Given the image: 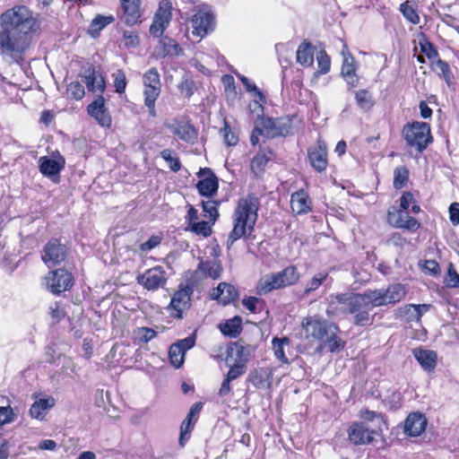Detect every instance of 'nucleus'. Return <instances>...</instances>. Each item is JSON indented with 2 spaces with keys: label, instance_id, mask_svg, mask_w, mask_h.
Segmentation results:
<instances>
[{
  "label": "nucleus",
  "instance_id": "1",
  "mask_svg": "<svg viewBox=\"0 0 459 459\" xmlns=\"http://www.w3.org/2000/svg\"><path fill=\"white\" fill-rule=\"evenodd\" d=\"M406 294L403 285L391 284L387 289L368 290L363 293L345 292L331 294L325 313L328 316L351 314L354 324L364 326L372 321L369 311L375 307L399 302Z\"/></svg>",
  "mask_w": 459,
  "mask_h": 459
},
{
  "label": "nucleus",
  "instance_id": "2",
  "mask_svg": "<svg viewBox=\"0 0 459 459\" xmlns=\"http://www.w3.org/2000/svg\"><path fill=\"white\" fill-rule=\"evenodd\" d=\"M259 206V199L255 195H248L238 200L233 213V229L227 240L228 247L239 238L251 235L257 221Z\"/></svg>",
  "mask_w": 459,
  "mask_h": 459
},
{
  "label": "nucleus",
  "instance_id": "3",
  "mask_svg": "<svg viewBox=\"0 0 459 459\" xmlns=\"http://www.w3.org/2000/svg\"><path fill=\"white\" fill-rule=\"evenodd\" d=\"M0 28L30 35L37 30V20L25 5H15L0 15Z\"/></svg>",
  "mask_w": 459,
  "mask_h": 459
},
{
  "label": "nucleus",
  "instance_id": "4",
  "mask_svg": "<svg viewBox=\"0 0 459 459\" xmlns=\"http://www.w3.org/2000/svg\"><path fill=\"white\" fill-rule=\"evenodd\" d=\"M31 36L13 30L0 28L1 54L10 57L16 63L22 60L23 55L29 48Z\"/></svg>",
  "mask_w": 459,
  "mask_h": 459
},
{
  "label": "nucleus",
  "instance_id": "5",
  "mask_svg": "<svg viewBox=\"0 0 459 459\" xmlns=\"http://www.w3.org/2000/svg\"><path fill=\"white\" fill-rule=\"evenodd\" d=\"M403 136L406 143L421 152L432 142L430 126L425 122H412L403 129Z\"/></svg>",
  "mask_w": 459,
  "mask_h": 459
},
{
  "label": "nucleus",
  "instance_id": "6",
  "mask_svg": "<svg viewBox=\"0 0 459 459\" xmlns=\"http://www.w3.org/2000/svg\"><path fill=\"white\" fill-rule=\"evenodd\" d=\"M288 134V129L279 121L269 117H259L255 120V126L250 136L251 144L255 146L264 138H274Z\"/></svg>",
  "mask_w": 459,
  "mask_h": 459
},
{
  "label": "nucleus",
  "instance_id": "7",
  "mask_svg": "<svg viewBox=\"0 0 459 459\" xmlns=\"http://www.w3.org/2000/svg\"><path fill=\"white\" fill-rule=\"evenodd\" d=\"M144 104L152 117L156 116L155 102L160 94V74L155 67L146 71L143 76Z\"/></svg>",
  "mask_w": 459,
  "mask_h": 459
},
{
  "label": "nucleus",
  "instance_id": "8",
  "mask_svg": "<svg viewBox=\"0 0 459 459\" xmlns=\"http://www.w3.org/2000/svg\"><path fill=\"white\" fill-rule=\"evenodd\" d=\"M302 327L305 331L307 339H312L318 342H322L331 333V331L336 330L337 325L333 323L319 318L317 316H308L303 319Z\"/></svg>",
  "mask_w": 459,
  "mask_h": 459
},
{
  "label": "nucleus",
  "instance_id": "9",
  "mask_svg": "<svg viewBox=\"0 0 459 459\" xmlns=\"http://www.w3.org/2000/svg\"><path fill=\"white\" fill-rule=\"evenodd\" d=\"M173 5L170 0H160L150 26V33L155 38L162 36L172 20Z\"/></svg>",
  "mask_w": 459,
  "mask_h": 459
},
{
  "label": "nucleus",
  "instance_id": "10",
  "mask_svg": "<svg viewBox=\"0 0 459 459\" xmlns=\"http://www.w3.org/2000/svg\"><path fill=\"white\" fill-rule=\"evenodd\" d=\"M48 290L54 294H60L68 290L74 284V278L71 273L64 269H57L49 272L46 277Z\"/></svg>",
  "mask_w": 459,
  "mask_h": 459
},
{
  "label": "nucleus",
  "instance_id": "11",
  "mask_svg": "<svg viewBox=\"0 0 459 459\" xmlns=\"http://www.w3.org/2000/svg\"><path fill=\"white\" fill-rule=\"evenodd\" d=\"M137 282L148 290H156L165 286L166 272L161 266L148 269L137 276Z\"/></svg>",
  "mask_w": 459,
  "mask_h": 459
},
{
  "label": "nucleus",
  "instance_id": "12",
  "mask_svg": "<svg viewBox=\"0 0 459 459\" xmlns=\"http://www.w3.org/2000/svg\"><path fill=\"white\" fill-rule=\"evenodd\" d=\"M65 160L60 155L56 159L43 156L39 160V169L40 173L56 184L60 181V172L65 168Z\"/></svg>",
  "mask_w": 459,
  "mask_h": 459
},
{
  "label": "nucleus",
  "instance_id": "13",
  "mask_svg": "<svg viewBox=\"0 0 459 459\" xmlns=\"http://www.w3.org/2000/svg\"><path fill=\"white\" fill-rule=\"evenodd\" d=\"M378 432L376 428H370L365 422H355L350 427L348 436L354 445H367L374 440Z\"/></svg>",
  "mask_w": 459,
  "mask_h": 459
},
{
  "label": "nucleus",
  "instance_id": "14",
  "mask_svg": "<svg viewBox=\"0 0 459 459\" xmlns=\"http://www.w3.org/2000/svg\"><path fill=\"white\" fill-rule=\"evenodd\" d=\"M341 54L342 56L341 74L350 88H354L359 80L357 74L358 65L346 45H343Z\"/></svg>",
  "mask_w": 459,
  "mask_h": 459
},
{
  "label": "nucleus",
  "instance_id": "15",
  "mask_svg": "<svg viewBox=\"0 0 459 459\" xmlns=\"http://www.w3.org/2000/svg\"><path fill=\"white\" fill-rule=\"evenodd\" d=\"M191 23L193 33L199 37H204L213 30L214 16L207 8L199 9L192 17Z\"/></svg>",
  "mask_w": 459,
  "mask_h": 459
},
{
  "label": "nucleus",
  "instance_id": "16",
  "mask_svg": "<svg viewBox=\"0 0 459 459\" xmlns=\"http://www.w3.org/2000/svg\"><path fill=\"white\" fill-rule=\"evenodd\" d=\"M195 344V335L192 334L170 345L169 358L171 365L179 368L184 363L186 352L192 349Z\"/></svg>",
  "mask_w": 459,
  "mask_h": 459
},
{
  "label": "nucleus",
  "instance_id": "17",
  "mask_svg": "<svg viewBox=\"0 0 459 459\" xmlns=\"http://www.w3.org/2000/svg\"><path fill=\"white\" fill-rule=\"evenodd\" d=\"M66 257V247L57 239L50 240L44 247L42 260L48 267L61 264Z\"/></svg>",
  "mask_w": 459,
  "mask_h": 459
},
{
  "label": "nucleus",
  "instance_id": "18",
  "mask_svg": "<svg viewBox=\"0 0 459 459\" xmlns=\"http://www.w3.org/2000/svg\"><path fill=\"white\" fill-rule=\"evenodd\" d=\"M202 179L197 183V189L201 195L212 197L217 193L219 183L214 173L208 168L201 169L197 173Z\"/></svg>",
  "mask_w": 459,
  "mask_h": 459
},
{
  "label": "nucleus",
  "instance_id": "19",
  "mask_svg": "<svg viewBox=\"0 0 459 459\" xmlns=\"http://www.w3.org/2000/svg\"><path fill=\"white\" fill-rule=\"evenodd\" d=\"M387 219L389 223L397 229L416 231L420 226L415 218L402 210L388 211Z\"/></svg>",
  "mask_w": 459,
  "mask_h": 459
},
{
  "label": "nucleus",
  "instance_id": "20",
  "mask_svg": "<svg viewBox=\"0 0 459 459\" xmlns=\"http://www.w3.org/2000/svg\"><path fill=\"white\" fill-rule=\"evenodd\" d=\"M164 125L169 132L177 135L182 141L194 143L196 139V131L188 122L174 119L166 121Z\"/></svg>",
  "mask_w": 459,
  "mask_h": 459
},
{
  "label": "nucleus",
  "instance_id": "21",
  "mask_svg": "<svg viewBox=\"0 0 459 459\" xmlns=\"http://www.w3.org/2000/svg\"><path fill=\"white\" fill-rule=\"evenodd\" d=\"M121 4V20L127 26H133L140 22L142 16L141 0H119Z\"/></svg>",
  "mask_w": 459,
  "mask_h": 459
},
{
  "label": "nucleus",
  "instance_id": "22",
  "mask_svg": "<svg viewBox=\"0 0 459 459\" xmlns=\"http://www.w3.org/2000/svg\"><path fill=\"white\" fill-rule=\"evenodd\" d=\"M193 290L190 287H183L177 290L170 301L169 307L174 310L173 316L181 318L182 314L190 306V297Z\"/></svg>",
  "mask_w": 459,
  "mask_h": 459
},
{
  "label": "nucleus",
  "instance_id": "23",
  "mask_svg": "<svg viewBox=\"0 0 459 459\" xmlns=\"http://www.w3.org/2000/svg\"><path fill=\"white\" fill-rule=\"evenodd\" d=\"M56 404V400L53 396H40L35 394V401L31 404L29 414L31 418L43 420L48 411L52 409Z\"/></svg>",
  "mask_w": 459,
  "mask_h": 459
},
{
  "label": "nucleus",
  "instance_id": "24",
  "mask_svg": "<svg viewBox=\"0 0 459 459\" xmlns=\"http://www.w3.org/2000/svg\"><path fill=\"white\" fill-rule=\"evenodd\" d=\"M308 159L312 167L318 172L324 171L327 167V149L324 142L311 146L307 151Z\"/></svg>",
  "mask_w": 459,
  "mask_h": 459
},
{
  "label": "nucleus",
  "instance_id": "25",
  "mask_svg": "<svg viewBox=\"0 0 459 459\" xmlns=\"http://www.w3.org/2000/svg\"><path fill=\"white\" fill-rule=\"evenodd\" d=\"M88 114L92 117L101 126L111 125V117L105 106V100L99 96L87 108Z\"/></svg>",
  "mask_w": 459,
  "mask_h": 459
},
{
  "label": "nucleus",
  "instance_id": "26",
  "mask_svg": "<svg viewBox=\"0 0 459 459\" xmlns=\"http://www.w3.org/2000/svg\"><path fill=\"white\" fill-rule=\"evenodd\" d=\"M273 369L269 368H258L248 375V381L257 389H269L272 385Z\"/></svg>",
  "mask_w": 459,
  "mask_h": 459
},
{
  "label": "nucleus",
  "instance_id": "27",
  "mask_svg": "<svg viewBox=\"0 0 459 459\" xmlns=\"http://www.w3.org/2000/svg\"><path fill=\"white\" fill-rule=\"evenodd\" d=\"M427 420L420 412H412L408 415L404 422V432L411 437L420 436L426 429Z\"/></svg>",
  "mask_w": 459,
  "mask_h": 459
},
{
  "label": "nucleus",
  "instance_id": "28",
  "mask_svg": "<svg viewBox=\"0 0 459 459\" xmlns=\"http://www.w3.org/2000/svg\"><path fill=\"white\" fill-rule=\"evenodd\" d=\"M412 354L415 359L425 371L432 372L435 369L437 360V355L436 351L418 348L412 351Z\"/></svg>",
  "mask_w": 459,
  "mask_h": 459
},
{
  "label": "nucleus",
  "instance_id": "29",
  "mask_svg": "<svg viewBox=\"0 0 459 459\" xmlns=\"http://www.w3.org/2000/svg\"><path fill=\"white\" fill-rule=\"evenodd\" d=\"M290 206L293 212L305 214L311 211V200L304 190H299L291 195Z\"/></svg>",
  "mask_w": 459,
  "mask_h": 459
},
{
  "label": "nucleus",
  "instance_id": "30",
  "mask_svg": "<svg viewBox=\"0 0 459 459\" xmlns=\"http://www.w3.org/2000/svg\"><path fill=\"white\" fill-rule=\"evenodd\" d=\"M238 296L236 288L226 282H221L216 289L212 290V297L223 305L229 304Z\"/></svg>",
  "mask_w": 459,
  "mask_h": 459
},
{
  "label": "nucleus",
  "instance_id": "31",
  "mask_svg": "<svg viewBox=\"0 0 459 459\" xmlns=\"http://www.w3.org/2000/svg\"><path fill=\"white\" fill-rule=\"evenodd\" d=\"M290 341L288 337H273L272 340V350L277 360L281 364L289 365L290 359L286 356V350L290 349Z\"/></svg>",
  "mask_w": 459,
  "mask_h": 459
},
{
  "label": "nucleus",
  "instance_id": "32",
  "mask_svg": "<svg viewBox=\"0 0 459 459\" xmlns=\"http://www.w3.org/2000/svg\"><path fill=\"white\" fill-rule=\"evenodd\" d=\"M316 48L308 42L301 43L296 53L297 62L305 66L309 67L314 64V56L316 54Z\"/></svg>",
  "mask_w": 459,
  "mask_h": 459
},
{
  "label": "nucleus",
  "instance_id": "33",
  "mask_svg": "<svg viewBox=\"0 0 459 459\" xmlns=\"http://www.w3.org/2000/svg\"><path fill=\"white\" fill-rule=\"evenodd\" d=\"M281 289L297 283L300 278L298 269L294 265L285 267L282 271L275 273Z\"/></svg>",
  "mask_w": 459,
  "mask_h": 459
},
{
  "label": "nucleus",
  "instance_id": "34",
  "mask_svg": "<svg viewBox=\"0 0 459 459\" xmlns=\"http://www.w3.org/2000/svg\"><path fill=\"white\" fill-rule=\"evenodd\" d=\"M84 83L89 91L102 93L105 90L104 78L94 70H88L83 75Z\"/></svg>",
  "mask_w": 459,
  "mask_h": 459
},
{
  "label": "nucleus",
  "instance_id": "35",
  "mask_svg": "<svg viewBox=\"0 0 459 459\" xmlns=\"http://www.w3.org/2000/svg\"><path fill=\"white\" fill-rule=\"evenodd\" d=\"M281 289L275 273H267L260 278L256 284V292L259 295H265L274 290Z\"/></svg>",
  "mask_w": 459,
  "mask_h": 459
},
{
  "label": "nucleus",
  "instance_id": "36",
  "mask_svg": "<svg viewBox=\"0 0 459 459\" xmlns=\"http://www.w3.org/2000/svg\"><path fill=\"white\" fill-rule=\"evenodd\" d=\"M198 270L205 277H210L213 280L219 279L222 273V266L216 260H202L198 264Z\"/></svg>",
  "mask_w": 459,
  "mask_h": 459
},
{
  "label": "nucleus",
  "instance_id": "37",
  "mask_svg": "<svg viewBox=\"0 0 459 459\" xmlns=\"http://www.w3.org/2000/svg\"><path fill=\"white\" fill-rule=\"evenodd\" d=\"M159 46L162 50V56H178L183 54L181 47L169 37L161 38Z\"/></svg>",
  "mask_w": 459,
  "mask_h": 459
},
{
  "label": "nucleus",
  "instance_id": "38",
  "mask_svg": "<svg viewBox=\"0 0 459 459\" xmlns=\"http://www.w3.org/2000/svg\"><path fill=\"white\" fill-rule=\"evenodd\" d=\"M242 320L239 316H234L220 325L221 332L230 338H236L241 332Z\"/></svg>",
  "mask_w": 459,
  "mask_h": 459
},
{
  "label": "nucleus",
  "instance_id": "39",
  "mask_svg": "<svg viewBox=\"0 0 459 459\" xmlns=\"http://www.w3.org/2000/svg\"><path fill=\"white\" fill-rule=\"evenodd\" d=\"M360 418L370 428H376V429L382 431V426L385 424L384 417L381 413L365 410L360 412Z\"/></svg>",
  "mask_w": 459,
  "mask_h": 459
},
{
  "label": "nucleus",
  "instance_id": "40",
  "mask_svg": "<svg viewBox=\"0 0 459 459\" xmlns=\"http://www.w3.org/2000/svg\"><path fill=\"white\" fill-rule=\"evenodd\" d=\"M157 336V332L150 327H138L134 331V343L143 344L153 340Z\"/></svg>",
  "mask_w": 459,
  "mask_h": 459
},
{
  "label": "nucleus",
  "instance_id": "41",
  "mask_svg": "<svg viewBox=\"0 0 459 459\" xmlns=\"http://www.w3.org/2000/svg\"><path fill=\"white\" fill-rule=\"evenodd\" d=\"M355 100L359 108L364 111L370 110L374 106L372 94L367 90L355 91Z\"/></svg>",
  "mask_w": 459,
  "mask_h": 459
},
{
  "label": "nucleus",
  "instance_id": "42",
  "mask_svg": "<svg viewBox=\"0 0 459 459\" xmlns=\"http://www.w3.org/2000/svg\"><path fill=\"white\" fill-rule=\"evenodd\" d=\"M115 21L113 15H97L90 25V32L91 35H97L106 26L112 23Z\"/></svg>",
  "mask_w": 459,
  "mask_h": 459
},
{
  "label": "nucleus",
  "instance_id": "43",
  "mask_svg": "<svg viewBox=\"0 0 459 459\" xmlns=\"http://www.w3.org/2000/svg\"><path fill=\"white\" fill-rule=\"evenodd\" d=\"M270 157L264 152L257 153L251 160V170L255 176H260L265 169Z\"/></svg>",
  "mask_w": 459,
  "mask_h": 459
},
{
  "label": "nucleus",
  "instance_id": "44",
  "mask_svg": "<svg viewBox=\"0 0 459 459\" xmlns=\"http://www.w3.org/2000/svg\"><path fill=\"white\" fill-rule=\"evenodd\" d=\"M316 56L318 70L317 72L315 73V75L318 76L320 74H327L331 68L330 56L326 54V52L324 49L317 51Z\"/></svg>",
  "mask_w": 459,
  "mask_h": 459
},
{
  "label": "nucleus",
  "instance_id": "45",
  "mask_svg": "<svg viewBox=\"0 0 459 459\" xmlns=\"http://www.w3.org/2000/svg\"><path fill=\"white\" fill-rule=\"evenodd\" d=\"M220 205V202L208 200L202 201V207L204 212V216L209 218L210 221L214 222L219 217L218 207Z\"/></svg>",
  "mask_w": 459,
  "mask_h": 459
},
{
  "label": "nucleus",
  "instance_id": "46",
  "mask_svg": "<svg viewBox=\"0 0 459 459\" xmlns=\"http://www.w3.org/2000/svg\"><path fill=\"white\" fill-rule=\"evenodd\" d=\"M339 328L337 327L336 330L331 331V333H327L325 339H324L320 343V347H323V344H327L329 351L332 352L342 347V340L337 336Z\"/></svg>",
  "mask_w": 459,
  "mask_h": 459
},
{
  "label": "nucleus",
  "instance_id": "47",
  "mask_svg": "<svg viewBox=\"0 0 459 459\" xmlns=\"http://www.w3.org/2000/svg\"><path fill=\"white\" fill-rule=\"evenodd\" d=\"M400 11L404 16V18L412 24H418L420 22V16L418 15L416 10L408 4V2H404L400 6Z\"/></svg>",
  "mask_w": 459,
  "mask_h": 459
},
{
  "label": "nucleus",
  "instance_id": "48",
  "mask_svg": "<svg viewBox=\"0 0 459 459\" xmlns=\"http://www.w3.org/2000/svg\"><path fill=\"white\" fill-rule=\"evenodd\" d=\"M394 187L396 189L403 187L408 180V169L405 167H399L394 169Z\"/></svg>",
  "mask_w": 459,
  "mask_h": 459
},
{
  "label": "nucleus",
  "instance_id": "49",
  "mask_svg": "<svg viewBox=\"0 0 459 459\" xmlns=\"http://www.w3.org/2000/svg\"><path fill=\"white\" fill-rule=\"evenodd\" d=\"M160 156L163 160H165L168 162V164L172 171L178 172L180 170V169H181L180 160H178V158H177L173 155V151H171L169 149H165L160 152Z\"/></svg>",
  "mask_w": 459,
  "mask_h": 459
},
{
  "label": "nucleus",
  "instance_id": "50",
  "mask_svg": "<svg viewBox=\"0 0 459 459\" xmlns=\"http://www.w3.org/2000/svg\"><path fill=\"white\" fill-rule=\"evenodd\" d=\"M435 65L440 71L438 75L446 81L448 86H450L453 81V74L448 64L442 59H437L435 62Z\"/></svg>",
  "mask_w": 459,
  "mask_h": 459
},
{
  "label": "nucleus",
  "instance_id": "51",
  "mask_svg": "<svg viewBox=\"0 0 459 459\" xmlns=\"http://www.w3.org/2000/svg\"><path fill=\"white\" fill-rule=\"evenodd\" d=\"M187 229L196 235L203 237H208L212 233V228L209 222L205 221L194 222L192 225L188 226Z\"/></svg>",
  "mask_w": 459,
  "mask_h": 459
},
{
  "label": "nucleus",
  "instance_id": "52",
  "mask_svg": "<svg viewBox=\"0 0 459 459\" xmlns=\"http://www.w3.org/2000/svg\"><path fill=\"white\" fill-rule=\"evenodd\" d=\"M327 276V273H316L309 281H307L304 290V293L309 294L310 292L317 290L322 285V283L326 280Z\"/></svg>",
  "mask_w": 459,
  "mask_h": 459
},
{
  "label": "nucleus",
  "instance_id": "53",
  "mask_svg": "<svg viewBox=\"0 0 459 459\" xmlns=\"http://www.w3.org/2000/svg\"><path fill=\"white\" fill-rule=\"evenodd\" d=\"M67 94L74 100H82L85 94L84 87L79 82H72L67 86Z\"/></svg>",
  "mask_w": 459,
  "mask_h": 459
},
{
  "label": "nucleus",
  "instance_id": "54",
  "mask_svg": "<svg viewBox=\"0 0 459 459\" xmlns=\"http://www.w3.org/2000/svg\"><path fill=\"white\" fill-rule=\"evenodd\" d=\"M238 78L241 81V82L244 84L246 90L249 92H254L255 96L257 97L258 99H260V100H264V94L262 93V91L256 87V85L253 82H251L248 78H247L246 76L240 74H236Z\"/></svg>",
  "mask_w": 459,
  "mask_h": 459
},
{
  "label": "nucleus",
  "instance_id": "55",
  "mask_svg": "<svg viewBox=\"0 0 459 459\" xmlns=\"http://www.w3.org/2000/svg\"><path fill=\"white\" fill-rule=\"evenodd\" d=\"M163 235L161 233L158 235H152L147 241L140 245V250L142 252L147 253L158 247L161 243Z\"/></svg>",
  "mask_w": 459,
  "mask_h": 459
},
{
  "label": "nucleus",
  "instance_id": "56",
  "mask_svg": "<svg viewBox=\"0 0 459 459\" xmlns=\"http://www.w3.org/2000/svg\"><path fill=\"white\" fill-rule=\"evenodd\" d=\"M224 124L225 126L221 130L224 143L228 146H235L238 143V136L234 132L231 131L226 121L224 122Z\"/></svg>",
  "mask_w": 459,
  "mask_h": 459
},
{
  "label": "nucleus",
  "instance_id": "57",
  "mask_svg": "<svg viewBox=\"0 0 459 459\" xmlns=\"http://www.w3.org/2000/svg\"><path fill=\"white\" fill-rule=\"evenodd\" d=\"M114 86L117 92L123 93L125 91L126 87V74L122 70H117L114 74Z\"/></svg>",
  "mask_w": 459,
  "mask_h": 459
},
{
  "label": "nucleus",
  "instance_id": "58",
  "mask_svg": "<svg viewBox=\"0 0 459 459\" xmlns=\"http://www.w3.org/2000/svg\"><path fill=\"white\" fill-rule=\"evenodd\" d=\"M402 314L409 322L420 320L419 312H417L414 304H408L402 308Z\"/></svg>",
  "mask_w": 459,
  "mask_h": 459
},
{
  "label": "nucleus",
  "instance_id": "59",
  "mask_svg": "<svg viewBox=\"0 0 459 459\" xmlns=\"http://www.w3.org/2000/svg\"><path fill=\"white\" fill-rule=\"evenodd\" d=\"M445 281L446 284L450 288L459 287V274L455 270L452 264L449 265Z\"/></svg>",
  "mask_w": 459,
  "mask_h": 459
},
{
  "label": "nucleus",
  "instance_id": "60",
  "mask_svg": "<svg viewBox=\"0 0 459 459\" xmlns=\"http://www.w3.org/2000/svg\"><path fill=\"white\" fill-rule=\"evenodd\" d=\"M195 420H192L187 417L183 420L181 427H180V439H179L180 445L183 446V441L186 438V436L187 434H189L191 432V430L193 429Z\"/></svg>",
  "mask_w": 459,
  "mask_h": 459
},
{
  "label": "nucleus",
  "instance_id": "61",
  "mask_svg": "<svg viewBox=\"0 0 459 459\" xmlns=\"http://www.w3.org/2000/svg\"><path fill=\"white\" fill-rule=\"evenodd\" d=\"M124 44L127 48H134L139 44L138 35L131 30H125L123 33Z\"/></svg>",
  "mask_w": 459,
  "mask_h": 459
},
{
  "label": "nucleus",
  "instance_id": "62",
  "mask_svg": "<svg viewBox=\"0 0 459 459\" xmlns=\"http://www.w3.org/2000/svg\"><path fill=\"white\" fill-rule=\"evenodd\" d=\"M414 202L413 195L411 192H404L400 199V210L405 212Z\"/></svg>",
  "mask_w": 459,
  "mask_h": 459
},
{
  "label": "nucleus",
  "instance_id": "63",
  "mask_svg": "<svg viewBox=\"0 0 459 459\" xmlns=\"http://www.w3.org/2000/svg\"><path fill=\"white\" fill-rule=\"evenodd\" d=\"M245 373L243 365L236 364L230 368L226 377L230 380H235Z\"/></svg>",
  "mask_w": 459,
  "mask_h": 459
},
{
  "label": "nucleus",
  "instance_id": "64",
  "mask_svg": "<svg viewBox=\"0 0 459 459\" xmlns=\"http://www.w3.org/2000/svg\"><path fill=\"white\" fill-rule=\"evenodd\" d=\"M449 218L454 225L459 224V204L454 203L449 207Z\"/></svg>",
  "mask_w": 459,
  "mask_h": 459
}]
</instances>
